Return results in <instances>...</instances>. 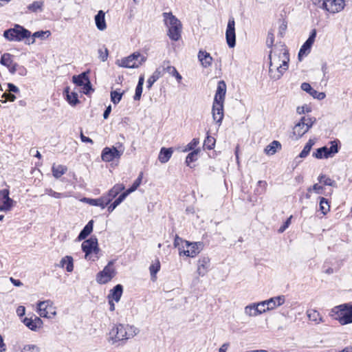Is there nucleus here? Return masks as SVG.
I'll return each mask as SVG.
<instances>
[{"mask_svg": "<svg viewBox=\"0 0 352 352\" xmlns=\"http://www.w3.org/2000/svg\"><path fill=\"white\" fill-rule=\"evenodd\" d=\"M277 54V45L275 49L271 50L269 54L270 59V76L273 80H278L283 76L285 71L288 69L289 55L286 46L280 45Z\"/></svg>", "mask_w": 352, "mask_h": 352, "instance_id": "nucleus-1", "label": "nucleus"}, {"mask_svg": "<svg viewBox=\"0 0 352 352\" xmlns=\"http://www.w3.org/2000/svg\"><path fill=\"white\" fill-rule=\"evenodd\" d=\"M139 330L134 326L119 324L112 328L109 334L111 336V338L114 342H116L133 338L136 336Z\"/></svg>", "mask_w": 352, "mask_h": 352, "instance_id": "nucleus-2", "label": "nucleus"}, {"mask_svg": "<svg viewBox=\"0 0 352 352\" xmlns=\"http://www.w3.org/2000/svg\"><path fill=\"white\" fill-rule=\"evenodd\" d=\"M330 315L342 325L352 323V302L334 307Z\"/></svg>", "mask_w": 352, "mask_h": 352, "instance_id": "nucleus-3", "label": "nucleus"}, {"mask_svg": "<svg viewBox=\"0 0 352 352\" xmlns=\"http://www.w3.org/2000/svg\"><path fill=\"white\" fill-rule=\"evenodd\" d=\"M162 16L165 25L168 28V36L171 40L177 41L181 38L182 28L180 21L172 12H164Z\"/></svg>", "mask_w": 352, "mask_h": 352, "instance_id": "nucleus-4", "label": "nucleus"}, {"mask_svg": "<svg viewBox=\"0 0 352 352\" xmlns=\"http://www.w3.org/2000/svg\"><path fill=\"white\" fill-rule=\"evenodd\" d=\"M3 36L9 41L20 42L24 39H27L26 41H28L29 38L31 36V32L23 26L15 24L14 28L4 31Z\"/></svg>", "mask_w": 352, "mask_h": 352, "instance_id": "nucleus-5", "label": "nucleus"}, {"mask_svg": "<svg viewBox=\"0 0 352 352\" xmlns=\"http://www.w3.org/2000/svg\"><path fill=\"white\" fill-rule=\"evenodd\" d=\"M146 60V57L135 52L127 57L118 60L116 64L121 67L124 68H138Z\"/></svg>", "mask_w": 352, "mask_h": 352, "instance_id": "nucleus-6", "label": "nucleus"}, {"mask_svg": "<svg viewBox=\"0 0 352 352\" xmlns=\"http://www.w3.org/2000/svg\"><path fill=\"white\" fill-rule=\"evenodd\" d=\"M116 272L113 267V261H111L104 269L96 274V281L101 285L107 284L116 276Z\"/></svg>", "mask_w": 352, "mask_h": 352, "instance_id": "nucleus-7", "label": "nucleus"}, {"mask_svg": "<svg viewBox=\"0 0 352 352\" xmlns=\"http://www.w3.org/2000/svg\"><path fill=\"white\" fill-rule=\"evenodd\" d=\"M124 148L122 144H119L118 147H105L101 154L102 160L104 162H111L116 159H119L123 154Z\"/></svg>", "mask_w": 352, "mask_h": 352, "instance_id": "nucleus-8", "label": "nucleus"}, {"mask_svg": "<svg viewBox=\"0 0 352 352\" xmlns=\"http://www.w3.org/2000/svg\"><path fill=\"white\" fill-rule=\"evenodd\" d=\"M142 178V173H141L139 177L135 179L133 182V185L126 191L122 192L118 198L115 199V201L110 204L108 208V210L109 212L113 211L119 204H120L125 198L132 192L135 191L138 187L140 186Z\"/></svg>", "mask_w": 352, "mask_h": 352, "instance_id": "nucleus-9", "label": "nucleus"}, {"mask_svg": "<svg viewBox=\"0 0 352 352\" xmlns=\"http://www.w3.org/2000/svg\"><path fill=\"white\" fill-rule=\"evenodd\" d=\"M97 238L95 236H91L89 239L85 240L82 245V250L85 252V257L87 260L95 261L99 258L98 256H93V250L94 247L97 245Z\"/></svg>", "mask_w": 352, "mask_h": 352, "instance_id": "nucleus-10", "label": "nucleus"}, {"mask_svg": "<svg viewBox=\"0 0 352 352\" xmlns=\"http://www.w3.org/2000/svg\"><path fill=\"white\" fill-rule=\"evenodd\" d=\"M204 244L201 242L190 243L188 241H185V246L183 245V248L186 247V250L182 251L181 248H179V255H182L183 253L186 256L195 257L200 252Z\"/></svg>", "mask_w": 352, "mask_h": 352, "instance_id": "nucleus-11", "label": "nucleus"}, {"mask_svg": "<svg viewBox=\"0 0 352 352\" xmlns=\"http://www.w3.org/2000/svg\"><path fill=\"white\" fill-rule=\"evenodd\" d=\"M317 35V31L316 29H313L307 39V41L304 43V44L301 46L298 54V58L299 60H301L302 57L307 56L311 51V46L313 45L316 37Z\"/></svg>", "mask_w": 352, "mask_h": 352, "instance_id": "nucleus-12", "label": "nucleus"}, {"mask_svg": "<svg viewBox=\"0 0 352 352\" xmlns=\"http://www.w3.org/2000/svg\"><path fill=\"white\" fill-rule=\"evenodd\" d=\"M226 42L229 47L232 48L236 45V35L234 28V19L230 17L226 32Z\"/></svg>", "mask_w": 352, "mask_h": 352, "instance_id": "nucleus-13", "label": "nucleus"}, {"mask_svg": "<svg viewBox=\"0 0 352 352\" xmlns=\"http://www.w3.org/2000/svg\"><path fill=\"white\" fill-rule=\"evenodd\" d=\"M285 301V297L283 295L278 296L276 297L270 298L268 300H263L261 302V305L262 307L267 306V309L268 311L272 310L277 307H279L284 304Z\"/></svg>", "mask_w": 352, "mask_h": 352, "instance_id": "nucleus-14", "label": "nucleus"}, {"mask_svg": "<svg viewBox=\"0 0 352 352\" xmlns=\"http://www.w3.org/2000/svg\"><path fill=\"white\" fill-rule=\"evenodd\" d=\"M223 102L213 101L212 113L214 121L220 125L223 118Z\"/></svg>", "mask_w": 352, "mask_h": 352, "instance_id": "nucleus-15", "label": "nucleus"}, {"mask_svg": "<svg viewBox=\"0 0 352 352\" xmlns=\"http://www.w3.org/2000/svg\"><path fill=\"white\" fill-rule=\"evenodd\" d=\"M327 8L323 10L332 13H338L342 11L345 6L344 0H326Z\"/></svg>", "mask_w": 352, "mask_h": 352, "instance_id": "nucleus-16", "label": "nucleus"}, {"mask_svg": "<svg viewBox=\"0 0 352 352\" xmlns=\"http://www.w3.org/2000/svg\"><path fill=\"white\" fill-rule=\"evenodd\" d=\"M12 202V199L9 197V190L8 189L0 190V210H10Z\"/></svg>", "mask_w": 352, "mask_h": 352, "instance_id": "nucleus-17", "label": "nucleus"}, {"mask_svg": "<svg viewBox=\"0 0 352 352\" xmlns=\"http://www.w3.org/2000/svg\"><path fill=\"white\" fill-rule=\"evenodd\" d=\"M226 94V84L223 80L218 82L214 101L224 102Z\"/></svg>", "mask_w": 352, "mask_h": 352, "instance_id": "nucleus-18", "label": "nucleus"}, {"mask_svg": "<svg viewBox=\"0 0 352 352\" xmlns=\"http://www.w3.org/2000/svg\"><path fill=\"white\" fill-rule=\"evenodd\" d=\"M210 267V258L208 256H204L199 259L197 266V273L199 276H204Z\"/></svg>", "mask_w": 352, "mask_h": 352, "instance_id": "nucleus-19", "label": "nucleus"}, {"mask_svg": "<svg viewBox=\"0 0 352 352\" xmlns=\"http://www.w3.org/2000/svg\"><path fill=\"white\" fill-rule=\"evenodd\" d=\"M82 201L91 206H99L102 209H104L109 204V201L106 199V198H104V196L98 199L85 197L82 199Z\"/></svg>", "mask_w": 352, "mask_h": 352, "instance_id": "nucleus-20", "label": "nucleus"}, {"mask_svg": "<svg viewBox=\"0 0 352 352\" xmlns=\"http://www.w3.org/2000/svg\"><path fill=\"white\" fill-rule=\"evenodd\" d=\"M23 322L32 331H36L38 327H41L43 324L41 319L37 316H35L34 319L26 317L23 320Z\"/></svg>", "mask_w": 352, "mask_h": 352, "instance_id": "nucleus-21", "label": "nucleus"}, {"mask_svg": "<svg viewBox=\"0 0 352 352\" xmlns=\"http://www.w3.org/2000/svg\"><path fill=\"white\" fill-rule=\"evenodd\" d=\"M94 21L96 28L103 31L107 28V24L105 21V13L103 10H99L97 14L94 16Z\"/></svg>", "mask_w": 352, "mask_h": 352, "instance_id": "nucleus-22", "label": "nucleus"}, {"mask_svg": "<svg viewBox=\"0 0 352 352\" xmlns=\"http://www.w3.org/2000/svg\"><path fill=\"white\" fill-rule=\"evenodd\" d=\"M124 190V186L122 184H117L109 190L108 194L104 196V197L109 201V204L112 199L116 198V196Z\"/></svg>", "mask_w": 352, "mask_h": 352, "instance_id": "nucleus-23", "label": "nucleus"}, {"mask_svg": "<svg viewBox=\"0 0 352 352\" xmlns=\"http://www.w3.org/2000/svg\"><path fill=\"white\" fill-rule=\"evenodd\" d=\"M198 59L204 67H208L212 65V58L210 54L202 50L198 52Z\"/></svg>", "mask_w": 352, "mask_h": 352, "instance_id": "nucleus-24", "label": "nucleus"}, {"mask_svg": "<svg viewBox=\"0 0 352 352\" xmlns=\"http://www.w3.org/2000/svg\"><path fill=\"white\" fill-rule=\"evenodd\" d=\"M123 293V287L120 284L116 285L110 290L108 295V299H112L116 302H119Z\"/></svg>", "mask_w": 352, "mask_h": 352, "instance_id": "nucleus-25", "label": "nucleus"}, {"mask_svg": "<svg viewBox=\"0 0 352 352\" xmlns=\"http://www.w3.org/2000/svg\"><path fill=\"white\" fill-rule=\"evenodd\" d=\"M307 131L305 129V122L300 120L295 124L293 128V135L296 137V140L300 139Z\"/></svg>", "mask_w": 352, "mask_h": 352, "instance_id": "nucleus-26", "label": "nucleus"}, {"mask_svg": "<svg viewBox=\"0 0 352 352\" xmlns=\"http://www.w3.org/2000/svg\"><path fill=\"white\" fill-rule=\"evenodd\" d=\"M173 148H162L160 154L158 156V160L161 163H166L170 158L171 157V155L173 154Z\"/></svg>", "mask_w": 352, "mask_h": 352, "instance_id": "nucleus-27", "label": "nucleus"}, {"mask_svg": "<svg viewBox=\"0 0 352 352\" xmlns=\"http://www.w3.org/2000/svg\"><path fill=\"white\" fill-rule=\"evenodd\" d=\"M307 316L309 320L315 322L316 324L324 322L320 314L316 309H308L307 311Z\"/></svg>", "mask_w": 352, "mask_h": 352, "instance_id": "nucleus-28", "label": "nucleus"}, {"mask_svg": "<svg viewBox=\"0 0 352 352\" xmlns=\"http://www.w3.org/2000/svg\"><path fill=\"white\" fill-rule=\"evenodd\" d=\"M330 147H327V155L329 157H333L339 152L340 148V142L338 140H335L329 142Z\"/></svg>", "mask_w": 352, "mask_h": 352, "instance_id": "nucleus-29", "label": "nucleus"}, {"mask_svg": "<svg viewBox=\"0 0 352 352\" xmlns=\"http://www.w3.org/2000/svg\"><path fill=\"white\" fill-rule=\"evenodd\" d=\"M94 221H88V223L83 228L78 236V240L82 241L85 239L92 232Z\"/></svg>", "mask_w": 352, "mask_h": 352, "instance_id": "nucleus-30", "label": "nucleus"}, {"mask_svg": "<svg viewBox=\"0 0 352 352\" xmlns=\"http://www.w3.org/2000/svg\"><path fill=\"white\" fill-rule=\"evenodd\" d=\"M280 148V143L277 140H274L265 147L264 151L267 155H272L276 153L278 149Z\"/></svg>", "mask_w": 352, "mask_h": 352, "instance_id": "nucleus-31", "label": "nucleus"}, {"mask_svg": "<svg viewBox=\"0 0 352 352\" xmlns=\"http://www.w3.org/2000/svg\"><path fill=\"white\" fill-rule=\"evenodd\" d=\"M13 58L14 56L12 54L10 53H4L1 56L0 63L6 67L9 70L12 65L14 63Z\"/></svg>", "mask_w": 352, "mask_h": 352, "instance_id": "nucleus-32", "label": "nucleus"}, {"mask_svg": "<svg viewBox=\"0 0 352 352\" xmlns=\"http://www.w3.org/2000/svg\"><path fill=\"white\" fill-rule=\"evenodd\" d=\"M168 63H169L167 62V65L166 66L165 65L166 63H164L163 70L167 72L171 76L175 77V78L177 79V82H180L182 79V76L179 74V73L177 72V70L176 69V68L175 67L169 65Z\"/></svg>", "mask_w": 352, "mask_h": 352, "instance_id": "nucleus-33", "label": "nucleus"}, {"mask_svg": "<svg viewBox=\"0 0 352 352\" xmlns=\"http://www.w3.org/2000/svg\"><path fill=\"white\" fill-rule=\"evenodd\" d=\"M65 265H66L65 268L67 272H72L74 270L73 258L71 256H65L62 258L60 262V266L64 267Z\"/></svg>", "mask_w": 352, "mask_h": 352, "instance_id": "nucleus-34", "label": "nucleus"}, {"mask_svg": "<svg viewBox=\"0 0 352 352\" xmlns=\"http://www.w3.org/2000/svg\"><path fill=\"white\" fill-rule=\"evenodd\" d=\"M67 168L65 166L60 164L58 166H55L54 164L52 168V175L56 179H58L62 175H63L67 172Z\"/></svg>", "mask_w": 352, "mask_h": 352, "instance_id": "nucleus-35", "label": "nucleus"}, {"mask_svg": "<svg viewBox=\"0 0 352 352\" xmlns=\"http://www.w3.org/2000/svg\"><path fill=\"white\" fill-rule=\"evenodd\" d=\"M89 78L88 74L87 72H82L78 76H74L72 77V80L74 84L78 86H82L84 84L87 82V80Z\"/></svg>", "mask_w": 352, "mask_h": 352, "instance_id": "nucleus-36", "label": "nucleus"}, {"mask_svg": "<svg viewBox=\"0 0 352 352\" xmlns=\"http://www.w3.org/2000/svg\"><path fill=\"white\" fill-rule=\"evenodd\" d=\"M65 92L66 94L67 100L71 105L75 106L78 103H79L78 94L76 93H75V92L69 93L68 87H67L65 89Z\"/></svg>", "mask_w": 352, "mask_h": 352, "instance_id": "nucleus-37", "label": "nucleus"}, {"mask_svg": "<svg viewBox=\"0 0 352 352\" xmlns=\"http://www.w3.org/2000/svg\"><path fill=\"white\" fill-rule=\"evenodd\" d=\"M49 36L50 35V31H37L34 32L32 36V38H29L28 41H25V43L28 45L34 44L35 43L36 38H43L45 36Z\"/></svg>", "mask_w": 352, "mask_h": 352, "instance_id": "nucleus-38", "label": "nucleus"}, {"mask_svg": "<svg viewBox=\"0 0 352 352\" xmlns=\"http://www.w3.org/2000/svg\"><path fill=\"white\" fill-rule=\"evenodd\" d=\"M313 157L316 159H327L329 155H327V146H324L317 148L312 154Z\"/></svg>", "mask_w": 352, "mask_h": 352, "instance_id": "nucleus-39", "label": "nucleus"}, {"mask_svg": "<svg viewBox=\"0 0 352 352\" xmlns=\"http://www.w3.org/2000/svg\"><path fill=\"white\" fill-rule=\"evenodd\" d=\"M256 303H252L245 307V313L249 316H256L261 314V311L258 309Z\"/></svg>", "mask_w": 352, "mask_h": 352, "instance_id": "nucleus-40", "label": "nucleus"}, {"mask_svg": "<svg viewBox=\"0 0 352 352\" xmlns=\"http://www.w3.org/2000/svg\"><path fill=\"white\" fill-rule=\"evenodd\" d=\"M162 76L161 71L157 69L147 80V88L150 89L153 85Z\"/></svg>", "mask_w": 352, "mask_h": 352, "instance_id": "nucleus-41", "label": "nucleus"}, {"mask_svg": "<svg viewBox=\"0 0 352 352\" xmlns=\"http://www.w3.org/2000/svg\"><path fill=\"white\" fill-rule=\"evenodd\" d=\"M315 144V141L314 140L309 139V141L306 143L302 151L300 153L298 157L300 158L306 157L310 153L312 146Z\"/></svg>", "mask_w": 352, "mask_h": 352, "instance_id": "nucleus-42", "label": "nucleus"}, {"mask_svg": "<svg viewBox=\"0 0 352 352\" xmlns=\"http://www.w3.org/2000/svg\"><path fill=\"white\" fill-rule=\"evenodd\" d=\"M44 6V2L43 1H36L30 4L27 8L30 12H42L43 8Z\"/></svg>", "mask_w": 352, "mask_h": 352, "instance_id": "nucleus-43", "label": "nucleus"}, {"mask_svg": "<svg viewBox=\"0 0 352 352\" xmlns=\"http://www.w3.org/2000/svg\"><path fill=\"white\" fill-rule=\"evenodd\" d=\"M318 182L325 186H335L336 183L334 180L331 179L329 177L325 175H320L318 178Z\"/></svg>", "mask_w": 352, "mask_h": 352, "instance_id": "nucleus-44", "label": "nucleus"}, {"mask_svg": "<svg viewBox=\"0 0 352 352\" xmlns=\"http://www.w3.org/2000/svg\"><path fill=\"white\" fill-rule=\"evenodd\" d=\"M124 92H120L118 90H114L111 91V101L114 104H117L120 102L122 99Z\"/></svg>", "mask_w": 352, "mask_h": 352, "instance_id": "nucleus-45", "label": "nucleus"}, {"mask_svg": "<svg viewBox=\"0 0 352 352\" xmlns=\"http://www.w3.org/2000/svg\"><path fill=\"white\" fill-rule=\"evenodd\" d=\"M160 263L159 260H157L155 261V263H153L149 267V270H150V273H151V276L152 278L156 277V274L160 271Z\"/></svg>", "mask_w": 352, "mask_h": 352, "instance_id": "nucleus-46", "label": "nucleus"}, {"mask_svg": "<svg viewBox=\"0 0 352 352\" xmlns=\"http://www.w3.org/2000/svg\"><path fill=\"white\" fill-rule=\"evenodd\" d=\"M301 122H305V126L306 130L308 131L309 129L313 126V124L316 122V118H307L303 116L300 120Z\"/></svg>", "mask_w": 352, "mask_h": 352, "instance_id": "nucleus-47", "label": "nucleus"}, {"mask_svg": "<svg viewBox=\"0 0 352 352\" xmlns=\"http://www.w3.org/2000/svg\"><path fill=\"white\" fill-rule=\"evenodd\" d=\"M330 208V206L327 199L324 197L320 198V210L323 214H325Z\"/></svg>", "mask_w": 352, "mask_h": 352, "instance_id": "nucleus-48", "label": "nucleus"}, {"mask_svg": "<svg viewBox=\"0 0 352 352\" xmlns=\"http://www.w3.org/2000/svg\"><path fill=\"white\" fill-rule=\"evenodd\" d=\"M215 144V140L214 138L208 135L204 142V147L208 150H211L214 148Z\"/></svg>", "mask_w": 352, "mask_h": 352, "instance_id": "nucleus-49", "label": "nucleus"}, {"mask_svg": "<svg viewBox=\"0 0 352 352\" xmlns=\"http://www.w3.org/2000/svg\"><path fill=\"white\" fill-rule=\"evenodd\" d=\"M199 153V149L193 150L192 152L188 153L186 158V164L187 166H189L191 162H193L197 160V155Z\"/></svg>", "mask_w": 352, "mask_h": 352, "instance_id": "nucleus-50", "label": "nucleus"}, {"mask_svg": "<svg viewBox=\"0 0 352 352\" xmlns=\"http://www.w3.org/2000/svg\"><path fill=\"white\" fill-rule=\"evenodd\" d=\"M47 303H48V301H42L39 302L37 305L41 317H47L48 312L46 310L47 307L45 305Z\"/></svg>", "mask_w": 352, "mask_h": 352, "instance_id": "nucleus-51", "label": "nucleus"}, {"mask_svg": "<svg viewBox=\"0 0 352 352\" xmlns=\"http://www.w3.org/2000/svg\"><path fill=\"white\" fill-rule=\"evenodd\" d=\"M280 25L278 28V34L283 37L287 28V21L285 19L279 20Z\"/></svg>", "mask_w": 352, "mask_h": 352, "instance_id": "nucleus-52", "label": "nucleus"}, {"mask_svg": "<svg viewBox=\"0 0 352 352\" xmlns=\"http://www.w3.org/2000/svg\"><path fill=\"white\" fill-rule=\"evenodd\" d=\"M2 98H5V100H1L2 103H5L7 101L14 102L16 100V96L11 92H5L3 94Z\"/></svg>", "mask_w": 352, "mask_h": 352, "instance_id": "nucleus-53", "label": "nucleus"}, {"mask_svg": "<svg viewBox=\"0 0 352 352\" xmlns=\"http://www.w3.org/2000/svg\"><path fill=\"white\" fill-rule=\"evenodd\" d=\"M39 347L35 344H27L23 349V352H39Z\"/></svg>", "mask_w": 352, "mask_h": 352, "instance_id": "nucleus-54", "label": "nucleus"}, {"mask_svg": "<svg viewBox=\"0 0 352 352\" xmlns=\"http://www.w3.org/2000/svg\"><path fill=\"white\" fill-rule=\"evenodd\" d=\"M274 42V33L272 31H269L266 39V45L268 47H272Z\"/></svg>", "mask_w": 352, "mask_h": 352, "instance_id": "nucleus-55", "label": "nucleus"}, {"mask_svg": "<svg viewBox=\"0 0 352 352\" xmlns=\"http://www.w3.org/2000/svg\"><path fill=\"white\" fill-rule=\"evenodd\" d=\"M83 87V93L86 95H88L91 91H94V89L91 87V84L89 80V78L87 80V82L82 85Z\"/></svg>", "mask_w": 352, "mask_h": 352, "instance_id": "nucleus-56", "label": "nucleus"}, {"mask_svg": "<svg viewBox=\"0 0 352 352\" xmlns=\"http://www.w3.org/2000/svg\"><path fill=\"white\" fill-rule=\"evenodd\" d=\"M310 95L314 98L318 100H323L326 95L324 92H318L315 89H313Z\"/></svg>", "mask_w": 352, "mask_h": 352, "instance_id": "nucleus-57", "label": "nucleus"}, {"mask_svg": "<svg viewBox=\"0 0 352 352\" xmlns=\"http://www.w3.org/2000/svg\"><path fill=\"white\" fill-rule=\"evenodd\" d=\"M199 144V140L197 139L194 138L190 143H188L186 146V148L184 149V151H188L193 150Z\"/></svg>", "mask_w": 352, "mask_h": 352, "instance_id": "nucleus-58", "label": "nucleus"}, {"mask_svg": "<svg viewBox=\"0 0 352 352\" xmlns=\"http://www.w3.org/2000/svg\"><path fill=\"white\" fill-rule=\"evenodd\" d=\"M98 54L99 58L102 61H105L107 59L109 54L107 48L104 47V51L102 49H99Z\"/></svg>", "mask_w": 352, "mask_h": 352, "instance_id": "nucleus-59", "label": "nucleus"}, {"mask_svg": "<svg viewBox=\"0 0 352 352\" xmlns=\"http://www.w3.org/2000/svg\"><path fill=\"white\" fill-rule=\"evenodd\" d=\"M45 194L56 199H59L63 197V195L61 193L55 192L51 188L45 189Z\"/></svg>", "mask_w": 352, "mask_h": 352, "instance_id": "nucleus-60", "label": "nucleus"}, {"mask_svg": "<svg viewBox=\"0 0 352 352\" xmlns=\"http://www.w3.org/2000/svg\"><path fill=\"white\" fill-rule=\"evenodd\" d=\"M314 5L318 6L320 8H327L326 0H311Z\"/></svg>", "mask_w": 352, "mask_h": 352, "instance_id": "nucleus-61", "label": "nucleus"}, {"mask_svg": "<svg viewBox=\"0 0 352 352\" xmlns=\"http://www.w3.org/2000/svg\"><path fill=\"white\" fill-rule=\"evenodd\" d=\"M142 90H143V87H142V86L140 87L138 85L136 86L135 93V95L133 96V99L135 100H139L141 98V96H142Z\"/></svg>", "mask_w": 352, "mask_h": 352, "instance_id": "nucleus-62", "label": "nucleus"}, {"mask_svg": "<svg viewBox=\"0 0 352 352\" xmlns=\"http://www.w3.org/2000/svg\"><path fill=\"white\" fill-rule=\"evenodd\" d=\"M301 89L305 91V92L310 94L311 93L312 90L314 89L309 83L308 82H302L301 84Z\"/></svg>", "mask_w": 352, "mask_h": 352, "instance_id": "nucleus-63", "label": "nucleus"}, {"mask_svg": "<svg viewBox=\"0 0 352 352\" xmlns=\"http://www.w3.org/2000/svg\"><path fill=\"white\" fill-rule=\"evenodd\" d=\"M310 111H311V109H310V107H309L307 106L298 107L297 108V113L299 114H303V113H305L306 112L308 113Z\"/></svg>", "mask_w": 352, "mask_h": 352, "instance_id": "nucleus-64", "label": "nucleus"}]
</instances>
